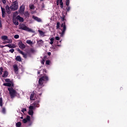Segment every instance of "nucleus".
Returning a JSON list of instances; mask_svg holds the SVG:
<instances>
[{
    "label": "nucleus",
    "instance_id": "1",
    "mask_svg": "<svg viewBox=\"0 0 127 127\" xmlns=\"http://www.w3.org/2000/svg\"><path fill=\"white\" fill-rule=\"evenodd\" d=\"M65 16L64 14H63L62 17H61L63 21H64V23H62V24L61 25V27H63V29H61V32H60L61 36H64L66 29V22L65 21V20H66V18H65Z\"/></svg>",
    "mask_w": 127,
    "mask_h": 127
},
{
    "label": "nucleus",
    "instance_id": "2",
    "mask_svg": "<svg viewBox=\"0 0 127 127\" xmlns=\"http://www.w3.org/2000/svg\"><path fill=\"white\" fill-rule=\"evenodd\" d=\"M49 78L46 74H45L43 76H42L41 78H39V84L41 86H42L44 84V81L47 82L49 81Z\"/></svg>",
    "mask_w": 127,
    "mask_h": 127
},
{
    "label": "nucleus",
    "instance_id": "3",
    "mask_svg": "<svg viewBox=\"0 0 127 127\" xmlns=\"http://www.w3.org/2000/svg\"><path fill=\"white\" fill-rule=\"evenodd\" d=\"M13 87L14 86H11L10 88H8L11 98H14L16 94V91L13 89Z\"/></svg>",
    "mask_w": 127,
    "mask_h": 127
},
{
    "label": "nucleus",
    "instance_id": "4",
    "mask_svg": "<svg viewBox=\"0 0 127 127\" xmlns=\"http://www.w3.org/2000/svg\"><path fill=\"white\" fill-rule=\"evenodd\" d=\"M19 29H22V30H25V31H28L29 32H31L32 31L31 28L26 26L25 24H19Z\"/></svg>",
    "mask_w": 127,
    "mask_h": 127
},
{
    "label": "nucleus",
    "instance_id": "5",
    "mask_svg": "<svg viewBox=\"0 0 127 127\" xmlns=\"http://www.w3.org/2000/svg\"><path fill=\"white\" fill-rule=\"evenodd\" d=\"M10 8L12 10H17L18 8V3L17 0H15L14 2H13L12 5L10 6Z\"/></svg>",
    "mask_w": 127,
    "mask_h": 127
},
{
    "label": "nucleus",
    "instance_id": "6",
    "mask_svg": "<svg viewBox=\"0 0 127 127\" xmlns=\"http://www.w3.org/2000/svg\"><path fill=\"white\" fill-rule=\"evenodd\" d=\"M3 85L4 86H7L9 87V88H11V86H14V83L12 81H10V82H8V83H4Z\"/></svg>",
    "mask_w": 127,
    "mask_h": 127
},
{
    "label": "nucleus",
    "instance_id": "7",
    "mask_svg": "<svg viewBox=\"0 0 127 127\" xmlns=\"http://www.w3.org/2000/svg\"><path fill=\"white\" fill-rule=\"evenodd\" d=\"M17 51L19 52V53H20V54H22V55H23V57L24 58H25V59L27 58V53H24V52H23V51H22L19 49H17Z\"/></svg>",
    "mask_w": 127,
    "mask_h": 127
},
{
    "label": "nucleus",
    "instance_id": "8",
    "mask_svg": "<svg viewBox=\"0 0 127 127\" xmlns=\"http://www.w3.org/2000/svg\"><path fill=\"white\" fill-rule=\"evenodd\" d=\"M19 12H20L21 14H24L25 12V6L24 5H21L20 7V8L19 9Z\"/></svg>",
    "mask_w": 127,
    "mask_h": 127
},
{
    "label": "nucleus",
    "instance_id": "9",
    "mask_svg": "<svg viewBox=\"0 0 127 127\" xmlns=\"http://www.w3.org/2000/svg\"><path fill=\"white\" fill-rule=\"evenodd\" d=\"M30 120H31L30 116L27 115L25 119H23L22 122L24 124H26V123H27V122L30 121Z\"/></svg>",
    "mask_w": 127,
    "mask_h": 127
},
{
    "label": "nucleus",
    "instance_id": "10",
    "mask_svg": "<svg viewBox=\"0 0 127 127\" xmlns=\"http://www.w3.org/2000/svg\"><path fill=\"white\" fill-rule=\"evenodd\" d=\"M39 103H40V100H38L37 101H35V102H34L32 105H33L34 107H40Z\"/></svg>",
    "mask_w": 127,
    "mask_h": 127
},
{
    "label": "nucleus",
    "instance_id": "11",
    "mask_svg": "<svg viewBox=\"0 0 127 127\" xmlns=\"http://www.w3.org/2000/svg\"><path fill=\"white\" fill-rule=\"evenodd\" d=\"M18 46L21 49H24L25 48V45L24 43H22V41H20L18 43Z\"/></svg>",
    "mask_w": 127,
    "mask_h": 127
},
{
    "label": "nucleus",
    "instance_id": "12",
    "mask_svg": "<svg viewBox=\"0 0 127 127\" xmlns=\"http://www.w3.org/2000/svg\"><path fill=\"white\" fill-rule=\"evenodd\" d=\"M13 68H14V71L15 73H18L19 68L17 65V64H15L14 65H13Z\"/></svg>",
    "mask_w": 127,
    "mask_h": 127
},
{
    "label": "nucleus",
    "instance_id": "13",
    "mask_svg": "<svg viewBox=\"0 0 127 127\" xmlns=\"http://www.w3.org/2000/svg\"><path fill=\"white\" fill-rule=\"evenodd\" d=\"M5 9L7 13L10 14L11 13L10 7H9V5H7L5 6Z\"/></svg>",
    "mask_w": 127,
    "mask_h": 127
},
{
    "label": "nucleus",
    "instance_id": "14",
    "mask_svg": "<svg viewBox=\"0 0 127 127\" xmlns=\"http://www.w3.org/2000/svg\"><path fill=\"white\" fill-rule=\"evenodd\" d=\"M1 10L2 11V17H5V8H3V7H2V6H1Z\"/></svg>",
    "mask_w": 127,
    "mask_h": 127
},
{
    "label": "nucleus",
    "instance_id": "15",
    "mask_svg": "<svg viewBox=\"0 0 127 127\" xmlns=\"http://www.w3.org/2000/svg\"><path fill=\"white\" fill-rule=\"evenodd\" d=\"M33 19H35V20H36L38 22H41L42 19L41 18H39V17H38L37 16H33Z\"/></svg>",
    "mask_w": 127,
    "mask_h": 127
},
{
    "label": "nucleus",
    "instance_id": "16",
    "mask_svg": "<svg viewBox=\"0 0 127 127\" xmlns=\"http://www.w3.org/2000/svg\"><path fill=\"white\" fill-rule=\"evenodd\" d=\"M18 20V19H17V17L15 18H13V22L15 25H18L19 22Z\"/></svg>",
    "mask_w": 127,
    "mask_h": 127
},
{
    "label": "nucleus",
    "instance_id": "17",
    "mask_svg": "<svg viewBox=\"0 0 127 127\" xmlns=\"http://www.w3.org/2000/svg\"><path fill=\"white\" fill-rule=\"evenodd\" d=\"M16 18L20 21V22H23L24 21L23 17H21L20 15H17Z\"/></svg>",
    "mask_w": 127,
    "mask_h": 127
},
{
    "label": "nucleus",
    "instance_id": "18",
    "mask_svg": "<svg viewBox=\"0 0 127 127\" xmlns=\"http://www.w3.org/2000/svg\"><path fill=\"white\" fill-rule=\"evenodd\" d=\"M35 94V91H33L32 92V93H31L30 97V99L31 100H35V99H34V97Z\"/></svg>",
    "mask_w": 127,
    "mask_h": 127
},
{
    "label": "nucleus",
    "instance_id": "19",
    "mask_svg": "<svg viewBox=\"0 0 127 127\" xmlns=\"http://www.w3.org/2000/svg\"><path fill=\"white\" fill-rule=\"evenodd\" d=\"M8 76V71H4V73H3V75H2V77H6Z\"/></svg>",
    "mask_w": 127,
    "mask_h": 127
},
{
    "label": "nucleus",
    "instance_id": "20",
    "mask_svg": "<svg viewBox=\"0 0 127 127\" xmlns=\"http://www.w3.org/2000/svg\"><path fill=\"white\" fill-rule=\"evenodd\" d=\"M60 6L61 8H63V9H64V3H63V0H60Z\"/></svg>",
    "mask_w": 127,
    "mask_h": 127
},
{
    "label": "nucleus",
    "instance_id": "21",
    "mask_svg": "<svg viewBox=\"0 0 127 127\" xmlns=\"http://www.w3.org/2000/svg\"><path fill=\"white\" fill-rule=\"evenodd\" d=\"M38 32L39 33L40 35H41V36H44L45 34V32H44V31H43L42 30H38Z\"/></svg>",
    "mask_w": 127,
    "mask_h": 127
},
{
    "label": "nucleus",
    "instance_id": "22",
    "mask_svg": "<svg viewBox=\"0 0 127 127\" xmlns=\"http://www.w3.org/2000/svg\"><path fill=\"white\" fill-rule=\"evenodd\" d=\"M1 38L2 40H9L8 36H7L6 35H3L2 36H1Z\"/></svg>",
    "mask_w": 127,
    "mask_h": 127
},
{
    "label": "nucleus",
    "instance_id": "23",
    "mask_svg": "<svg viewBox=\"0 0 127 127\" xmlns=\"http://www.w3.org/2000/svg\"><path fill=\"white\" fill-rule=\"evenodd\" d=\"M15 60L16 61H19V62H21L22 61V58L21 56H16Z\"/></svg>",
    "mask_w": 127,
    "mask_h": 127
},
{
    "label": "nucleus",
    "instance_id": "24",
    "mask_svg": "<svg viewBox=\"0 0 127 127\" xmlns=\"http://www.w3.org/2000/svg\"><path fill=\"white\" fill-rule=\"evenodd\" d=\"M28 114H29V115H30V116H33V114H34L33 110H31V109H29V112H28Z\"/></svg>",
    "mask_w": 127,
    "mask_h": 127
},
{
    "label": "nucleus",
    "instance_id": "25",
    "mask_svg": "<svg viewBox=\"0 0 127 127\" xmlns=\"http://www.w3.org/2000/svg\"><path fill=\"white\" fill-rule=\"evenodd\" d=\"M28 52L31 53H34V52H35V50L34 48H30V49L28 50Z\"/></svg>",
    "mask_w": 127,
    "mask_h": 127
},
{
    "label": "nucleus",
    "instance_id": "26",
    "mask_svg": "<svg viewBox=\"0 0 127 127\" xmlns=\"http://www.w3.org/2000/svg\"><path fill=\"white\" fill-rule=\"evenodd\" d=\"M22 125V123L21 122H17V123H16V126L17 127H20Z\"/></svg>",
    "mask_w": 127,
    "mask_h": 127
},
{
    "label": "nucleus",
    "instance_id": "27",
    "mask_svg": "<svg viewBox=\"0 0 127 127\" xmlns=\"http://www.w3.org/2000/svg\"><path fill=\"white\" fill-rule=\"evenodd\" d=\"M2 112V113H3V114H5L6 113V109L5 108V107H2V110L1 111Z\"/></svg>",
    "mask_w": 127,
    "mask_h": 127
},
{
    "label": "nucleus",
    "instance_id": "28",
    "mask_svg": "<svg viewBox=\"0 0 127 127\" xmlns=\"http://www.w3.org/2000/svg\"><path fill=\"white\" fill-rule=\"evenodd\" d=\"M3 106V101H2V98L1 97L0 98V106L2 107Z\"/></svg>",
    "mask_w": 127,
    "mask_h": 127
},
{
    "label": "nucleus",
    "instance_id": "29",
    "mask_svg": "<svg viewBox=\"0 0 127 127\" xmlns=\"http://www.w3.org/2000/svg\"><path fill=\"white\" fill-rule=\"evenodd\" d=\"M29 7H30V9H35L34 4H30L29 5Z\"/></svg>",
    "mask_w": 127,
    "mask_h": 127
},
{
    "label": "nucleus",
    "instance_id": "30",
    "mask_svg": "<svg viewBox=\"0 0 127 127\" xmlns=\"http://www.w3.org/2000/svg\"><path fill=\"white\" fill-rule=\"evenodd\" d=\"M57 29H60V22L57 23Z\"/></svg>",
    "mask_w": 127,
    "mask_h": 127
},
{
    "label": "nucleus",
    "instance_id": "31",
    "mask_svg": "<svg viewBox=\"0 0 127 127\" xmlns=\"http://www.w3.org/2000/svg\"><path fill=\"white\" fill-rule=\"evenodd\" d=\"M54 41V37H52V38H51V39H50V44H53Z\"/></svg>",
    "mask_w": 127,
    "mask_h": 127
},
{
    "label": "nucleus",
    "instance_id": "32",
    "mask_svg": "<svg viewBox=\"0 0 127 127\" xmlns=\"http://www.w3.org/2000/svg\"><path fill=\"white\" fill-rule=\"evenodd\" d=\"M3 71V67H0V75H2Z\"/></svg>",
    "mask_w": 127,
    "mask_h": 127
},
{
    "label": "nucleus",
    "instance_id": "33",
    "mask_svg": "<svg viewBox=\"0 0 127 127\" xmlns=\"http://www.w3.org/2000/svg\"><path fill=\"white\" fill-rule=\"evenodd\" d=\"M26 43H27L28 44H33V42L32 41H31V40H27Z\"/></svg>",
    "mask_w": 127,
    "mask_h": 127
},
{
    "label": "nucleus",
    "instance_id": "34",
    "mask_svg": "<svg viewBox=\"0 0 127 127\" xmlns=\"http://www.w3.org/2000/svg\"><path fill=\"white\" fill-rule=\"evenodd\" d=\"M70 0H66V5L67 6L69 5Z\"/></svg>",
    "mask_w": 127,
    "mask_h": 127
},
{
    "label": "nucleus",
    "instance_id": "35",
    "mask_svg": "<svg viewBox=\"0 0 127 127\" xmlns=\"http://www.w3.org/2000/svg\"><path fill=\"white\" fill-rule=\"evenodd\" d=\"M5 46L9 47V48H12V44H6Z\"/></svg>",
    "mask_w": 127,
    "mask_h": 127
},
{
    "label": "nucleus",
    "instance_id": "36",
    "mask_svg": "<svg viewBox=\"0 0 127 127\" xmlns=\"http://www.w3.org/2000/svg\"><path fill=\"white\" fill-rule=\"evenodd\" d=\"M66 11H69V10L70 9V6H69V5L66 6Z\"/></svg>",
    "mask_w": 127,
    "mask_h": 127
},
{
    "label": "nucleus",
    "instance_id": "37",
    "mask_svg": "<svg viewBox=\"0 0 127 127\" xmlns=\"http://www.w3.org/2000/svg\"><path fill=\"white\" fill-rule=\"evenodd\" d=\"M46 64H47V65H50V60H46Z\"/></svg>",
    "mask_w": 127,
    "mask_h": 127
},
{
    "label": "nucleus",
    "instance_id": "38",
    "mask_svg": "<svg viewBox=\"0 0 127 127\" xmlns=\"http://www.w3.org/2000/svg\"><path fill=\"white\" fill-rule=\"evenodd\" d=\"M5 81L6 83H8L9 82H10V79L7 78L6 79H5Z\"/></svg>",
    "mask_w": 127,
    "mask_h": 127
},
{
    "label": "nucleus",
    "instance_id": "39",
    "mask_svg": "<svg viewBox=\"0 0 127 127\" xmlns=\"http://www.w3.org/2000/svg\"><path fill=\"white\" fill-rule=\"evenodd\" d=\"M14 37L16 39H17L18 38H19V35L18 34H16L15 35H14Z\"/></svg>",
    "mask_w": 127,
    "mask_h": 127
},
{
    "label": "nucleus",
    "instance_id": "40",
    "mask_svg": "<svg viewBox=\"0 0 127 127\" xmlns=\"http://www.w3.org/2000/svg\"><path fill=\"white\" fill-rule=\"evenodd\" d=\"M9 52H11V53H13V52H14V49L11 48V49L9 50Z\"/></svg>",
    "mask_w": 127,
    "mask_h": 127
},
{
    "label": "nucleus",
    "instance_id": "41",
    "mask_svg": "<svg viewBox=\"0 0 127 127\" xmlns=\"http://www.w3.org/2000/svg\"><path fill=\"white\" fill-rule=\"evenodd\" d=\"M29 109H30L32 110H33V109H34V105H33L32 106H29Z\"/></svg>",
    "mask_w": 127,
    "mask_h": 127
},
{
    "label": "nucleus",
    "instance_id": "42",
    "mask_svg": "<svg viewBox=\"0 0 127 127\" xmlns=\"http://www.w3.org/2000/svg\"><path fill=\"white\" fill-rule=\"evenodd\" d=\"M16 46L15 44H12V49H14V48H16Z\"/></svg>",
    "mask_w": 127,
    "mask_h": 127
},
{
    "label": "nucleus",
    "instance_id": "43",
    "mask_svg": "<svg viewBox=\"0 0 127 127\" xmlns=\"http://www.w3.org/2000/svg\"><path fill=\"white\" fill-rule=\"evenodd\" d=\"M45 62V59H42V61L41 62L42 64H44Z\"/></svg>",
    "mask_w": 127,
    "mask_h": 127
},
{
    "label": "nucleus",
    "instance_id": "44",
    "mask_svg": "<svg viewBox=\"0 0 127 127\" xmlns=\"http://www.w3.org/2000/svg\"><path fill=\"white\" fill-rule=\"evenodd\" d=\"M24 15H25V16H28L29 15L28 12L27 11H26V12L24 14Z\"/></svg>",
    "mask_w": 127,
    "mask_h": 127
},
{
    "label": "nucleus",
    "instance_id": "45",
    "mask_svg": "<svg viewBox=\"0 0 127 127\" xmlns=\"http://www.w3.org/2000/svg\"><path fill=\"white\" fill-rule=\"evenodd\" d=\"M27 111V109L25 108H23L22 110V112H26Z\"/></svg>",
    "mask_w": 127,
    "mask_h": 127
},
{
    "label": "nucleus",
    "instance_id": "46",
    "mask_svg": "<svg viewBox=\"0 0 127 127\" xmlns=\"http://www.w3.org/2000/svg\"><path fill=\"white\" fill-rule=\"evenodd\" d=\"M60 0H57V5H59Z\"/></svg>",
    "mask_w": 127,
    "mask_h": 127
},
{
    "label": "nucleus",
    "instance_id": "47",
    "mask_svg": "<svg viewBox=\"0 0 127 127\" xmlns=\"http://www.w3.org/2000/svg\"><path fill=\"white\" fill-rule=\"evenodd\" d=\"M60 38L59 37V36H56V40H60Z\"/></svg>",
    "mask_w": 127,
    "mask_h": 127
},
{
    "label": "nucleus",
    "instance_id": "48",
    "mask_svg": "<svg viewBox=\"0 0 127 127\" xmlns=\"http://www.w3.org/2000/svg\"><path fill=\"white\" fill-rule=\"evenodd\" d=\"M2 2H3V3L5 4L6 1V0H1Z\"/></svg>",
    "mask_w": 127,
    "mask_h": 127
},
{
    "label": "nucleus",
    "instance_id": "49",
    "mask_svg": "<svg viewBox=\"0 0 127 127\" xmlns=\"http://www.w3.org/2000/svg\"><path fill=\"white\" fill-rule=\"evenodd\" d=\"M9 42H10V43H11V42H12V39H10V40H9V41L7 42V43H9Z\"/></svg>",
    "mask_w": 127,
    "mask_h": 127
},
{
    "label": "nucleus",
    "instance_id": "50",
    "mask_svg": "<svg viewBox=\"0 0 127 127\" xmlns=\"http://www.w3.org/2000/svg\"><path fill=\"white\" fill-rule=\"evenodd\" d=\"M39 42H41V43H44V41H43L42 39H40V40H39Z\"/></svg>",
    "mask_w": 127,
    "mask_h": 127
},
{
    "label": "nucleus",
    "instance_id": "51",
    "mask_svg": "<svg viewBox=\"0 0 127 127\" xmlns=\"http://www.w3.org/2000/svg\"><path fill=\"white\" fill-rule=\"evenodd\" d=\"M48 55H49V56L51 55V52H48Z\"/></svg>",
    "mask_w": 127,
    "mask_h": 127
},
{
    "label": "nucleus",
    "instance_id": "52",
    "mask_svg": "<svg viewBox=\"0 0 127 127\" xmlns=\"http://www.w3.org/2000/svg\"><path fill=\"white\" fill-rule=\"evenodd\" d=\"M57 46L61 47V45H59V44H58V45H56V47H57Z\"/></svg>",
    "mask_w": 127,
    "mask_h": 127
},
{
    "label": "nucleus",
    "instance_id": "53",
    "mask_svg": "<svg viewBox=\"0 0 127 127\" xmlns=\"http://www.w3.org/2000/svg\"><path fill=\"white\" fill-rule=\"evenodd\" d=\"M37 74H40V71H38V72H37Z\"/></svg>",
    "mask_w": 127,
    "mask_h": 127
},
{
    "label": "nucleus",
    "instance_id": "54",
    "mask_svg": "<svg viewBox=\"0 0 127 127\" xmlns=\"http://www.w3.org/2000/svg\"><path fill=\"white\" fill-rule=\"evenodd\" d=\"M0 26L1 27L2 26V24H1V21L0 20Z\"/></svg>",
    "mask_w": 127,
    "mask_h": 127
},
{
    "label": "nucleus",
    "instance_id": "55",
    "mask_svg": "<svg viewBox=\"0 0 127 127\" xmlns=\"http://www.w3.org/2000/svg\"><path fill=\"white\" fill-rule=\"evenodd\" d=\"M3 47H4L3 46H1V48H3Z\"/></svg>",
    "mask_w": 127,
    "mask_h": 127
},
{
    "label": "nucleus",
    "instance_id": "56",
    "mask_svg": "<svg viewBox=\"0 0 127 127\" xmlns=\"http://www.w3.org/2000/svg\"><path fill=\"white\" fill-rule=\"evenodd\" d=\"M21 119H23V117H21Z\"/></svg>",
    "mask_w": 127,
    "mask_h": 127
},
{
    "label": "nucleus",
    "instance_id": "57",
    "mask_svg": "<svg viewBox=\"0 0 127 127\" xmlns=\"http://www.w3.org/2000/svg\"><path fill=\"white\" fill-rule=\"evenodd\" d=\"M121 89H123V87H122V88H121Z\"/></svg>",
    "mask_w": 127,
    "mask_h": 127
},
{
    "label": "nucleus",
    "instance_id": "58",
    "mask_svg": "<svg viewBox=\"0 0 127 127\" xmlns=\"http://www.w3.org/2000/svg\"><path fill=\"white\" fill-rule=\"evenodd\" d=\"M41 1H43V0H41Z\"/></svg>",
    "mask_w": 127,
    "mask_h": 127
}]
</instances>
